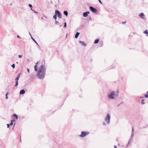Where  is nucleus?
Segmentation results:
<instances>
[{
    "label": "nucleus",
    "instance_id": "1a4fd4ad",
    "mask_svg": "<svg viewBox=\"0 0 148 148\" xmlns=\"http://www.w3.org/2000/svg\"><path fill=\"white\" fill-rule=\"evenodd\" d=\"M89 13V12H84L83 14V16L84 17H86L88 16V14Z\"/></svg>",
    "mask_w": 148,
    "mask_h": 148
},
{
    "label": "nucleus",
    "instance_id": "6ab92c4d",
    "mask_svg": "<svg viewBox=\"0 0 148 148\" xmlns=\"http://www.w3.org/2000/svg\"><path fill=\"white\" fill-rule=\"evenodd\" d=\"M144 99H143L142 100L141 102V104H143L145 103V102H144Z\"/></svg>",
    "mask_w": 148,
    "mask_h": 148
},
{
    "label": "nucleus",
    "instance_id": "393cba45",
    "mask_svg": "<svg viewBox=\"0 0 148 148\" xmlns=\"http://www.w3.org/2000/svg\"><path fill=\"white\" fill-rule=\"evenodd\" d=\"M145 97L146 98H148V94H146L145 95Z\"/></svg>",
    "mask_w": 148,
    "mask_h": 148
},
{
    "label": "nucleus",
    "instance_id": "a878e982",
    "mask_svg": "<svg viewBox=\"0 0 148 148\" xmlns=\"http://www.w3.org/2000/svg\"><path fill=\"white\" fill-rule=\"evenodd\" d=\"M29 6L30 8H32V5L31 4H29ZM31 10H32V8H31Z\"/></svg>",
    "mask_w": 148,
    "mask_h": 148
},
{
    "label": "nucleus",
    "instance_id": "473e14b6",
    "mask_svg": "<svg viewBox=\"0 0 148 148\" xmlns=\"http://www.w3.org/2000/svg\"><path fill=\"white\" fill-rule=\"evenodd\" d=\"M10 125V124H7V126H8V128L9 127V126Z\"/></svg>",
    "mask_w": 148,
    "mask_h": 148
},
{
    "label": "nucleus",
    "instance_id": "ddd939ff",
    "mask_svg": "<svg viewBox=\"0 0 148 148\" xmlns=\"http://www.w3.org/2000/svg\"><path fill=\"white\" fill-rule=\"evenodd\" d=\"M79 34H80L78 32H77L75 35V38H77L78 37V36H79Z\"/></svg>",
    "mask_w": 148,
    "mask_h": 148
},
{
    "label": "nucleus",
    "instance_id": "20e7f679",
    "mask_svg": "<svg viewBox=\"0 0 148 148\" xmlns=\"http://www.w3.org/2000/svg\"><path fill=\"white\" fill-rule=\"evenodd\" d=\"M55 14L57 15L58 17L60 18H61V14L60 12L58 10H56L55 11Z\"/></svg>",
    "mask_w": 148,
    "mask_h": 148
},
{
    "label": "nucleus",
    "instance_id": "f8f14e48",
    "mask_svg": "<svg viewBox=\"0 0 148 148\" xmlns=\"http://www.w3.org/2000/svg\"><path fill=\"white\" fill-rule=\"evenodd\" d=\"M25 92V91L23 89L20 91V93L21 94H24Z\"/></svg>",
    "mask_w": 148,
    "mask_h": 148
},
{
    "label": "nucleus",
    "instance_id": "0eeeda50",
    "mask_svg": "<svg viewBox=\"0 0 148 148\" xmlns=\"http://www.w3.org/2000/svg\"><path fill=\"white\" fill-rule=\"evenodd\" d=\"M20 75H18L15 79V80L16 81V85H15V86H16L18 85V80L19 78L20 77Z\"/></svg>",
    "mask_w": 148,
    "mask_h": 148
},
{
    "label": "nucleus",
    "instance_id": "dca6fc26",
    "mask_svg": "<svg viewBox=\"0 0 148 148\" xmlns=\"http://www.w3.org/2000/svg\"><path fill=\"white\" fill-rule=\"evenodd\" d=\"M64 14L66 15V16H67L68 15V13L67 11H65L64 12Z\"/></svg>",
    "mask_w": 148,
    "mask_h": 148
},
{
    "label": "nucleus",
    "instance_id": "f257e3e1",
    "mask_svg": "<svg viewBox=\"0 0 148 148\" xmlns=\"http://www.w3.org/2000/svg\"><path fill=\"white\" fill-rule=\"evenodd\" d=\"M118 93L117 92L112 91L109 93L108 97L110 99H115L118 97Z\"/></svg>",
    "mask_w": 148,
    "mask_h": 148
},
{
    "label": "nucleus",
    "instance_id": "6e6552de",
    "mask_svg": "<svg viewBox=\"0 0 148 148\" xmlns=\"http://www.w3.org/2000/svg\"><path fill=\"white\" fill-rule=\"evenodd\" d=\"M45 75H36V76L40 79H42L44 78Z\"/></svg>",
    "mask_w": 148,
    "mask_h": 148
},
{
    "label": "nucleus",
    "instance_id": "e433bc0d",
    "mask_svg": "<svg viewBox=\"0 0 148 148\" xmlns=\"http://www.w3.org/2000/svg\"><path fill=\"white\" fill-rule=\"evenodd\" d=\"M114 148H117L116 146L115 145L114 146Z\"/></svg>",
    "mask_w": 148,
    "mask_h": 148
},
{
    "label": "nucleus",
    "instance_id": "9d476101",
    "mask_svg": "<svg viewBox=\"0 0 148 148\" xmlns=\"http://www.w3.org/2000/svg\"><path fill=\"white\" fill-rule=\"evenodd\" d=\"M139 16L142 18L144 19V17H145V15L143 13H140L139 14Z\"/></svg>",
    "mask_w": 148,
    "mask_h": 148
},
{
    "label": "nucleus",
    "instance_id": "4468645a",
    "mask_svg": "<svg viewBox=\"0 0 148 148\" xmlns=\"http://www.w3.org/2000/svg\"><path fill=\"white\" fill-rule=\"evenodd\" d=\"M133 136H134V134H133V133H132V134H131V137H130V140H129V142L128 143V144L129 143H130V140H131V139H132L133 137Z\"/></svg>",
    "mask_w": 148,
    "mask_h": 148
},
{
    "label": "nucleus",
    "instance_id": "7c9ffc66",
    "mask_svg": "<svg viewBox=\"0 0 148 148\" xmlns=\"http://www.w3.org/2000/svg\"><path fill=\"white\" fill-rule=\"evenodd\" d=\"M99 2L101 4H102L101 1L100 0H99Z\"/></svg>",
    "mask_w": 148,
    "mask_h": 148
},
{
    "label": "nucleus",
    "instance_id": "f704fd0d",
    "mask_svg": "<svg viewBox=\"0 0 148 148\" xmlns=\"http://www.w3.org/2000/svg\"><path fill=\"white\" fill-rule=\"evenodd\" d=\"M17 37L18 38H21L19 37V36L18 35H17Z\"/></svg>",
    "mask_w": 148,
    "mask_h": 148
},
{
    "label": "nucleus",
    "instance_id": "cd10ccee",
    "mask_svg": "<svg viewBox=\"0 0 148 148\" xmlns=\"http://www.w3.org/2000/svg\"><path fill=\"white\" fill-rule=\"evenodd\" d=\"M103 124L104 125H105V126L106 125V123L105 122H103Z\"/></svg>",
    "mask_w": 148,
    "mask_h": 148
},
{
    "label": "nucleus",
    "instance_id": "4c0bfd02",
    "mask_svg": "<svg viewBox=\"0 0 148 148\" xmlns=\"http://www.w3.org/2000/svg\"><path fill=\"white\" fill-rule=\"evenodd\" d=\"M147 93H148V91L147 92Z\"/></svg>",
    "mask_w": 148,
    "mask_h": 148
},
{
    "label": "nucleus",
    "instance_id": "c85d7f7f",
    "mask_svg": "<svg viewBox=\"0 0 148 148\" xmlns=\"http://www.w3.org/2000/svg\"><path fill=\"white\" fill-rule=\"evenodd\" d=\"M19 58H21L22 57V56L21 55H19L18 56Z\"/></svg>",
    "mask_w": 148,
    "mask_h": 148
},
{
    "label": "nucleus",
    "instance_id": "58836bf2",
    "mask_svg": "<svg viewBox=\"0 0 148 148\" xmlns=\"http://www.w3.org/2000/svg\"><path fill=\"white\" fill-rule=\"evenodd\" d=\"M58 21H56V23H58Z\"/></svg>",
    "mask_w": 148,
    "mask_h": 148
},
{
    "label": "nucleus",
    "instance_id": "39448f33",
    "mask_svg": "<svg viewBox=\"0 0 148 148\" xmlns=\"http://www.w3.org/2000/svg\"><path fill=\"white\" fill-rule=\"evenodd\" d=\"M88 132H82L81 135H80V136L82 137H83L86 136L87 134H88Z\"/></svg>",
    "mask_w": 148,
    "mask_h": 148
},
{
    "label": "nucleus",
    "instance_id": "b1692460",
    "mask_svg": "<svg viewBox=\"0 0 148 148\" xmlns=\"http://www.w3.org/2000/svg\"><path fill=\"white\" fill-rule=\"evenodd\" d=\"M64 27L65 28H66V23H64Z\"/></svg>",
    "mask_w": 148,
    "mask_h": 148
},
{
    "label": "nucleus",
    "instance_id": "f3484780",
    "mask_svg": "<svg viewBox=\"0 0 148 148\" xmlns=\"http://www.w3.org/2000/svg\"><path fill=\"white\" fill-rule=\"evenodd\" d=\"M99 41V39H96L94 41V43L95 44L97 43Z\"/></svg>",
    "mask_w": 148,
    "mask_h": 148
},
{
    "label": "nucleus",
    "instance_id": "bb28decb",
    "mask_svg": "<svg viewBox=\"0 0 148 148\" xmlns=\"http://www.w3.org/2000/svg\"><path fill=\"white\" fill-rule=\"evenodd\" d=\"M12 67H13V68H15V64H13L12 65Z\"/></svg>",
    "mask_w": 148,
    "mask_h": 148
},
{
    "label": "nucleus",
    "instance_id": "c756f323",
    "mask_svg": "<svg viewBox=\"0 0 148 148\" xmlns=\"http://www.w3.org/2000/svg\"><path fill=\"white\" fill-rule=\"evenodd\" d=\"M33 40L34 41V42L36 44H37V45H38V43H37V42H36V41H35V40H34V39H33Z\"/></svg>",
    "mask_w": 148,
    "mask_h": 148
},
{
    "label": "nucleus",
    "instance_id": "2f4dec72",
    "mask_svg": "<svg viewBox=\"0 0 148 148\" xmlns=\"http://www.w3.org/2000/svg\"><path fill=\"white\" fill-rule=\"evenodd\" d=\"M126 21H125V22H122V23L123 24H125V23H126Z\"/></svg>",
    "mask_w": 148,
    "mask_h": 148
},
{
    "label": "nucleus",
    "instance_id": "4be33fe9",
    "mask_svg": "<svg viewBox=\"0 0 148 148\" xmlns=\"http://www.w3.org/2000/svg\"><path fill=\"white\" fill-rule=\"evenodd\" d=\"M34 69L36 71H38L37 68V65H36L34 66Z\"/></svg>",
    "mask_w": 148,
    "mask_h": 148
},
{
    "label": "nucleus",
    "instance_id": "412c9836",
    "mask_svg": "<svg viewBox=\"0 0 148 148\" xmlns=\"http://www.w3.org/2000/svg\"><path fill=\"white\" fill-rule=\"evenodd\" d=\"M14 121V120H12L11 121V123L10 124V125H12L13 124V121Z\"/></svg>",
    "mask_w": 148,
    "mask_h": 148
},
{
    "label": "nucleus",
    "instance_id": "5701e85b",
    "mask_svg": "<svg viewBox=\"0 0 148 148\" xmlns=\"http://www.w3.org/2000/svg\"><path fill=\"white\" fill-rule=\"evenodd\" d=\"M8 92L6 94V99H7L8 98V96H7L8 95Z\"/></svg>",
    "mask_w": 148,
    "mask_h": 148
},
{
    "label": "nucleus",
    "instance_id": "9b49d317",
    "mask_svg": "<svg viewBox=\"0 0 148 148\" xmlns=\"http://www.w3.org/2000/svg\"><path fill=\"white\" fill-rule=\"evenodd\" d=\"M79 42L82 45H83L84 46H85L86 45L85 44L84 42L83 41H80Z\"/></svg>",
    "mask_w": 148,
    "mask_h": 148
},
{
    "label": "nucleus",
    "instance_id": "a211bd4d",
    "mask_svg": "<svg viewBox=\"0 0 148 148\" xmlns=\"http://www.w3.org/2000/svg\"><path fill=\"white\" fill-rule=\"evenodd\" d=\"M13 116L14 117H16V119H18V116L16 114H14Z\"/></svg>",
    "mask_w": 148,
    "mask_h": 148
},
{
    "label": "nucleus",
    "instance_id": "f03ea898",
    "mask_svg": "<svg viewBox=\"0 0 148 148\" xmlns=\"http://www.w3.org/2000/svg\"><path fill=\"white\" fill-rule=\"evenodd\" d=\"M38 73H39L42 74H45V69L44 66L43 65H41L38 70Z\"/></svg>",
    "mask_w": 148,
    "mask_h": 148
},
{
    "label": "nucleus",
    "instance_id": "2eb2a0df",
    "mask_svg": "<svg viewBox=\"0 0 148 148\" xmlns=\"http://www.w3.org/2000/svg\"><path fill=\"white\" fill-rule=\"evenodd\" d=\"M144 34H146L147 36H148V32L147 30L146 29L145 31L144 32Z\"/></svg>",
    "mask_w": 148,
    "mask_h": 148
},
{
    "label": "nucleus",
    "instance_id": "7ed1b4c3",
    "mask_svg": "<svg viewBox=\"0 0 148 148\" xmlns=\"http://www.w3.org/2000/svg\"><path fill=\"white\" fill-rule=\"evenodd\" d=\"M110 115L109 114H106L105 118V121L107 124H109L110 123Z\"/></svg>",
    "mask_w": 148,
    "mask_h": 148
},
{
    "label": "nucleus",
    "instance_id": "423d86ee",
    "mask_svg": "<svg viewBox=\"0 0 148 148\" xmlns=\"http://www.w3.org/2000/svg\"><path fill=\"white\" fill-rule=\"evenodd\" d=\"M90 8L91 10L94 13H96L97 12V10L93 7H90Z\"/></svg>",
    "mask_w": 148,
    "mask_h": 148
},
{
    "label": "nucleus",
    "instance_id": "aec40b11",
    "mask_svg": "<svg viewBox=\"0 0 148 148\" xmlns=\"http://www.w3.org/2000/svg\"><path fill=\"white\" fill-rule=\"evenodd\" d=\"M57 15L55 14V15L53 16V18H54L55 20H56L57 19Z\"/></svg>",
    "mask_w": 148,
    "mask_h": 148
},
{
    "label": "nucleus",
    "instance_id": "c9c22d12",
    "mask_svg": "<svg viewBox=\"0 0 148 148\" xmlns=\"http://www.w3.org/2000/svg\"><path fill=\"white\" fill-rule=\"evenodd\" d=\"M27 71L28 72V73H29V69H27Z\"/></svg>",
    "mask_w": 148,
    "mask_h": 148
},
{
    "label": "nucleus",
    "instance_id": "72a5a7b5",
    "mask_svg": "<svg viewBox=\"0 0 148 148\" xmlns=\"http://www.w3.org/2000/svg\"><path fill=\"white\" fill-rule=\"evenodd\" d=\"M133 131H134V129H133V128H132V133H133Z\"/></svg>",
    "mask_w": 148,
    "mask_h": 148
}]
</instances>
